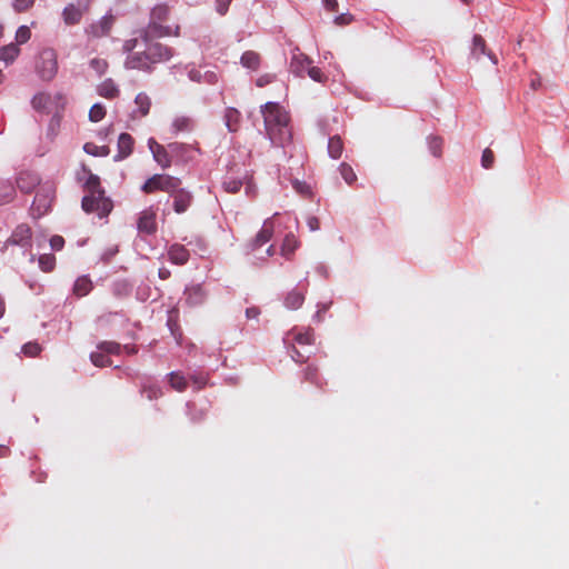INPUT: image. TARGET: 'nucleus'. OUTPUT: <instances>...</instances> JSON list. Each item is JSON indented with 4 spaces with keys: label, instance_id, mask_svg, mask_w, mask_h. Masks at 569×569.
Segmentation results:
<instances>
[{
    "label": "nucleus",
    "instance_id": "1",
    "mask_svg": "<svg viewBox=\"0 0 569 569\" xmlns=\"http://www.w3.org/2000/svg\"><path fill=\"white\" fill-rule=\"evenodd\" d=\"M264 130L273 147L286 148L292 142L289 112L277 101H268L260 107Z\"/></svg>",
    "mask_w": 569,
    "mask_h": 569
},
{
    "label": "nucleus",
    "instance_id": "2",
    "mask_svg": "<svg viewBox=\"0 0 569 569\" xmlns=\"http://www.w3.org/2000/svg\"><path fill=\"white\" fill-rule=\"evenodd\" d=\"M82 169L88 173L83 187L89 191V194L82 197L81 208L87 213L97 212L100 219L107 218L113 209V201L106 196L100 177L92 173L84 164H82Z\"/></svg>",
    "mask_w": 569,
    "mask_h": 569
},
{
    "label": "nucleus",
    "instance_id": "3",
    "mask_svg": "<svg viewBox=\"0 0 569 569\" xmlns=\"http://www.w3.org/2000/svg\"><path fill=\"white\" fill-rule=\"evenodd\" d=\"M59 70L58 54L53 48L41 49L34 58V72L43 82H51Z\"/></svg>",
    "mask_w": 569,
    "mask_h": 569
},
{
    "label": "nucleus",
    "instance_id": "4",
    "mask_svg": "<svg viewBox=\"0 0 569 569\" xmlns=\"http://www.w3.org/2000/svg\"><path fill=\"white\" fill-rule=\"evenodd\" d=\"M181 179L178 177H173L170 174H163V173H156L148 178L142 186L140 187V190L147 194L153 193L157 191H163L171 193L179 186H181Z\"/></svg>",
    "mask_w": 569,
    "mask_h": 569
},
{
    "label": "nucleus",
    "instance_id": "5",
    "mask_svg": "<svg viewBox=\"0 0 569 569\" xmlns=\"http://www.w3.org/2000/svg\"><path fill=\"white\" fill-rule=\"evenodd\" d=\"M143 43L146 46L144 50L148 54L149 61L151 62V67H154L157 63L167 62L176 54L173 48L161 42L149 40Z\"/></svg>",
    "mask_w": 569,
    "mask_h": 569
},
{
    "label": "nucleus",
    "instance_id": "6",
    "mask_svg": "<svg viewBox=\"0 0 569 569\" xmlns=\"http://www.w3.org/2000/svg\"><path fill=\"white\" fill-rule=\"evenodd\" d=\"M172 157V162L177 166H184L194 160V152H200L199 148L183 142H170L168 144Z\"/></svg>",
    "mask_w": 569,
    "mask_h": 569
},
{
    "label": "nucleus",
    "instance_id": "7",
    "mask_svg": "<svg viewBox=\"0 0 569 569\" xmlns=\"http://www.w3.org/2000/svg\"><path fill=\"white\" fill-rule=\"evenodd\" d=\"M127 320L122 311H110L96 318L94 328L97 333L109 335L116 329L117 322L122 326Z\"/></svg>",
    "mask_w": 569,
    "mask_h": 569
},
{
    "label": "nucleus",
    "instance_id": "8",
    "mask_svg": "<svg viewBox=\"0 0 569 569\" xmlns=\"http://www.w3.org/2000/svg\"><path fill=\"white\" fill-rule=\"evenodd\" d=\"M234 167H237V164L228 168V171L223 176L221 181L222 189L226 192L232 194L238 193L243 187V184L247 182V170L243 169L242 172H239L240 170L234 171Z\"/></svg>",
    "mask_w": 569,
    "mask_h": 569
},
{
    "label": "nucleus",
    "instance_id": "9",
    "mask_svg": "<svg viewBox=\"0 0 569 569\" xmlns=\"http://www.w3.org/2000/svg\"><path fill=\"white\" fill-rule=\"evenodd\" d=\"M136 33L139 34L142 42H148L149 40L156 41L160 38L170 37L171 27L163 26L162 22L149 21L146 27L137 30Z\"/></svg>",
    "mask_w": 569,
    "mask_h": 569
},
{
    "label": "nucleus",
    "instance_id": "10",
    "mask_svg": "<svg viewBox=\"0 0 569 569\" xmlns=\"http://www.w3.org/2000/svg\"><path fill=\"white\" fill-rule=\"evenodd\" d=\"M8 243L22 248L24 251L32 247V230L27 223L18 224L11 236L8 238Z\"/></svg>",
    "mask_w": 569,
    "mask_h": 569
},
{
    "label": "nucleus",
    "instance_id": "11",
    "mask_svg": "<svg viewBox=\"0 0 569 569\" xmlns=\"http://www.w3.org/2000/svg\"><path fill=\"white\" fill-rule=\"evenodd\" d=\"M123 67L127 70H139L146 73H152L154 71V67H151L146 50L128 54Z\"/></svg>",
    "mask_w": 569,
    "mask_h": 569
},
{
    "label": "nucleus",
    "instance_id": "12",
    "mask_svg": "<svg viewBox=\"0 0 569 569\" xmlns=\"http://www.w3.org/2000/svg\"><path fill=\"white\" fill-rule=\"evenodd\" d=\"M148 148L152 154L153 160L162 168L168 169L172 163V157L169 148L158 143L154 138L148 139Z\"/></svg>",
    "mask_w": 569,
    "mask_h": 569
},
{
    "label": "nucleus",
    "instance_id": "13",
    "mask_svg": "<svg viewBox=\"0 0 569 569\" xmlns=\"http://www.w3.org/2000/svg\"><path fill=\"white\" fill-rule=\"evenodd\" d=\"M113 22L114 17L111 14L110 10L98 21L92 22L86 31L93 38L107 37L112 29Z\"/></svg>",
    "mask_w": 569,
    "mask_h": 569
},
{
    "label": "nucleus",
    "instance_id": "14",
    "mask_svg": "<svg viewBox=\"0 0 569 569\" xmlns=\"http://www.w3.org/2000/svg\"><path fill=\"white\" fill-rule=\"evenodd\" d=\"M170 197L173 198L172 209L178 214L186 212L193 202L192 192L187 190L186 188H181V186H179L177 190L171 192Z\"/></svg>",
    "mask_w": 569,
    "mask_h": 569
},
{
    "label": "nucleus",
    "instance_id": "15",
    "mask_svg": "<svg viewBox=\"0 0 569 569\" xmlns=\"http://www.w3.org/2000/svg\"><path fill=\"white\" fill-rule=\"evenodd\" d=\"M184 69L187 70L189 80L196 83L216 84L219 80L216 71L208 70L206 72H201L196 68L194 63L186 64Z\"/></svg>",
    "mask_w": 569,
    "mask_h": 569
},
{
    "label": "nucleus",
    "instance_id": "16",
    "mask_svg": "<svg viewBox=\"0 0 569 569\" xmlns=\"http://www.w3.org/2000/svg\"><path fill=\"white\" fill-rule=\"evenodd\" d=\"M134 139L128 132H121L118 137L117 153L113 156L114 162L127 159L133 151Z\"/></svg>",
    "mask_w": 569,
    "mask_h": 569
},
{
    "label": "nucleus",
    "instance_id": "17",
    "mask_svg": "<svg viewBox=\"0 0 569 569\" xmlns=\"http://www.w3.org/2000/svg\"><path fill=\"white\" fill-rule=\"evenodd\" d=\"M137 229L140 233L151 236L157 231L156 212L149 208L140 212L137 220Z\"/></svg>",
    "mask_w": 569,
    "mask_h": 569
},
{
    "label": "nucleus",
    "instance_id": "18",
    "mask_svg": "<svg viewBox=\"0 0 569 569\" xmlns=\"http://www.w3.org/2000/svg\"><path fill=\"white\" fill-rule=\"evenodd\" d=\"M184 302L189 307H198L202 305L206 300V291L200 283L190 284L184 288Z\"/></svg>",
    "mask_w": 569,
    "mask_h": 569
},
{
    "label": "nucleus",
    "instance_id": "19",
    "mask_svg": "<svg viewBox=\"0 0 569 569\" xmlns=\"http://www.w3.org/2000/svg\"><path fill=\"white\" fill-rule=\"evenodd\" d=\"M16 183L21 192L31 193L40 183V178L31 171H21L16 179Z\"/></svg>",
    "mask_w": 569,
    "mask_h": 569
},
{
    "label": "nucleus",
    "instance_id": "20",
    "mask_svg": "<svg viewBox=\"0 0 569 569\" xmlns=\"http://www.w3.org/2000/svg\"><path fill=\"white\" fill-rule=\"evenodd\" d=\"M273 230H272V223L269 220H266L261 227V229L258 231L256 237L250 241L249 248L251 251H256L259 248H261L263 244L269 242L272 238Z\"/></svg>",
    "mask_w": 569,
    "mask_h": 569
},
{
    "label": "nucleus",
    "instance_id": "21",
    "mask_svg": "<svg viewBox=\"0 0 569 569\" xmlns=\"http://www.w3.org/2000/svg\"><path fill=\"white\" fill-rule=\"evenodd\" d=\"M52 197L47 192L38 191L31 204V211L34 216L41 217L48 212L51 207Z\"/></svg>",
    "mask_w": 569,
    "mask_h": 569
},
{
    "label": "nucleus",
    "instance_id": "22",
    "mask_svg": "<svg viewBox=\"0 0 569 569\" xmlns=\"http://www.w3.org/2000/svg\"><path fill=\"white\" fill-rule=\"evenodd\" d=\"M167 327L176 343L180 347H183L184 337L179 325V316L177 310H171L168 312Z\"/></svg>",
    "mask_w": 569,
    "mask_h": 569
},
{
    "label": "nucleus",
    "instance_id": "23",
    "mask_svg": "<svg viewBox=\"0 0 569 569\" xmlns=\"http://www.w3.org/2000/svg\"><path fill=\"white\" fill-rule=\"evenodd\" d=\"M168 258L171 263L183 266L188 262L190 253L184 246L180 243H173L168 249Z\"/></svg>",
    "mask_w": 569,
    "mask_h": 569
},
{
    "label": "nucleus",
    "instance_id": "24",
    "mask_svg": "<svg viewBox=\"0 0 569 569\" xmlns=\"http://www.w3.org/2000/svg\"><path fill=\"white\" fill-rule=\"evenodd\" d=\"M84 11L86 10H83V8L78 4L77 6L73 3L67 4L62 10L63 22L67 26L78 24L81 21Z\"/></svg>",
    "mask_w": 569,
    "mask_h": 569
},
{
    "label": "nucleus",
    "instance_id": "25",
    "mask_svg": "<svg viewBox=\"0 0 569 569\" xmlns=\"http://www.w3.org/2000/svg\"><path fill=\"white\" fill-rule=\"evenodd\" d=\"M110 289L116 298L123 299L131 295L133 283L127 278H120L111 282Z\"/></svg>",
    "mask_w": 569,
    "mask_h": 569
},
{
    "label": "nucleus",
    "instance_id": "26",
    "mask_svg": "<svg viewBox=\"0 0 569 569\" xmlns=\"http://www.w3.org/2000/svg\"><path fill=\"white\" fill-rule=\"evenodd\" d=\"M312 63V60L303 54H293L290 62V70L297 77H303L307 73V68Z\"/></svg>",
    "mask_w": 569,
    "mask_h": 569
},
{
    "label": "nucleus",
    "instance_id": "27",
    "mask_svg": "<svg viewBox=\"0 0 569 569\" xmlns=\"http://www.w3.org/2000/svg\"><path fill=\"white\" fill-rule=\"evenodd\" d=\"M93 289V282L89 274L78 277L73 283L72 292L76 297L82 298L88 296Z\"/></svg>",
    "mask_w": 569,
    "mask_h": 569
},
{
    "label": "nucleus",
    "instance_id": "28",
    "mask_svg": "<svg viewBox=\"0 0 569 569\" xmlns=\"http://www.w3.org/2000/svg\"><path fill=\"white\" fill-rule=\"evenodd\" d=\"M300 247V241L297 239V237L289 232L284 236L281 247H280V254L284 257L287 260H290L293 256L295 251Z\"/></svg>",
    "mask_w": 569,
    "mask_h": 569
},
{
    "label": "nucleus",
    "instance_id": "29",
    "mask_svg": "<svg viewBox=\"0 0 569 569\" xmlns=\"http://www.w3.org/2000/svg\"><path fill=\"white\" fill-rule=\"evenodd\" d=\"M97 93L106 99H114L119 96L120 90L111 78H107L97 86Z\"/></svg>",
    "mask_w": 569,
    "mask_h": 569
},
{
    "label": "nucleus",
    "instance_id": "30",
    "mask_svg": "<svg viewBox=\"0 0 569 569\" xmlns=\"http://www.w3.org/2000/svg\"><path fill=\"white\" fill-rule=\"evenodd\" d=\"M120 356L121 345L116 341H101L97 343V351H91L89 356Z\"/></svg>",
    "mask_w": 569,
    "mask_h": 569
},
{
    "label": "nucleus",
    "instance_id": "31",
    "mask_svg": "<svg viewBox=\"0 0 569 569\" xmlns=\"http://www.w3.org/2000/svg\"><path fill=\"white\" fill-rule=\"evenodd\" d=\"M305 302V292L293 288L283 299V306L290 310L299 309Z\"/></svg>",
    "mask_w": 569,
    "mask_h": 569
},
{
    "label": "nucleus",
    "instance_id": "32",
    "mask_svg": "<svg viewBox=\"0 0 569 569\" xmlns=\"http://www.w3.org/2000/svg\"><path fill=\"white\" fill-rule=\"evenodd\" d=\"M20 48L18 43H9L0 48V61L7 66L12 64L20 54Z\"/></svg>",
    "mask_w": 569,
    "mask_h": 569
},
{
    "label": "nucleus",
    "instance_id": "33",
    "mask_svg": "<svg viewBox=\"0 0 569 569\" xmlns=\"http://www.w3.org/2000/svg\"><path fill=\"white\" fill-rule=\"evenodd\" d=\"M260 54L256 51H244L240 57V64L251 71H257L260 68Z\"/></svg>",
    "mask_w": 569,
    "mask_h": 569
},
{
    "label": "nucleus",
    "instance_id": "34",
    "mask_svg": "<svg viewBox=\"0 0 569 569\" xmlns=\"http://www.w3.org/2000/svg\"><path fill=\"white\" fill-rule=\"evenodd\" d=\"M16 196V187L10 180L0 179V206L10 203Z\"/></svg>",
    "mask_w": 569,
    "mask_h": 569
},
{
    "label": "nucleus",
    "instance_id": "35",
    "mask_svg": "<svg viewBox=\"0 0 569 569\" xmlns=\"http://www.w3.org/2000/svg\"><path fill=\"white\" fill-rule=\"evenodd\" d=\"M240 118H241V114L236 108H233V107L226 108L223 119H224V124L229 132L237 131L239 122H240Z\"/></svg>",
    "mask_w": 569,
    "mask_h": 569
},
{
    "label": "nucleus",
    "instance_id": "36",
    "mask_svg": "<svg viewBox=\"0 0 569 569\" xmlns=\"http://www.w3.org/2000/svg\"><path fill=\"white\" fill-rule=\"evenodd\" d=\"M134 103L138 106V108L132 111V114H131L132 118L136 117V113H139L140 117H146L149 113L150 107H151V100L147 93H144V92L138 93L136 96Z\"/></svg>",
    "mask_w": 569,
    "mask_h": 569
},
{
    "label": "nucleus",
    "instance_id": "37",
    "mask_svg": "<svg viewBox=\"0 0 569 569\" xmlns=\"http://www.w3.org/2000/svg\"><path fill=\"white\" fill-rule=\"evenodd\" d=\"M169 6L167 3H158L150 10L149 21L164 22L169 19Z\"/></svg>",
    "mask_w": 569,
    "mask_h": 569
},
{
    "label": "nucleus",
    "instance_id": "38",
    "mask_svg": "<svg viewBox=\"0 0 569 569\" xmlns=\"http://www.w3.org/2000/svg\"><path fill=\"white\" fill-rule=\"evenodd\" d=\"M327 150H328V156L331 159L337 160L341 157L342 151H343V143H342L341 138L338 134H335V136H331L328 138Z\"/></svg>",
    "mask_w": 569,
    "mask_h": 569
},
{
    "label": "nucleus",
    "instance_id": "39",
    "mask_svg": "<svg viewBox=\"0 0 569 569\" xmlns=\"http://www.w3.org/2000/svg\"><path fill=\"white\" fill-rule=\"evenodd\" d=\"M192 129V120L188 117H177L171 123V132L177 134L183 131H190Z\"/></svg>",
    "mask_w": 569,
    "mask_h": 569
},
{
    "label": "nucleus",
    "instance_id": "40",
    "mask_svg": "<svg viewBox=\"0 0 569 569\" xmlns=\"http://www.w3.org/2000/svg\"><path fill=\"white\" fill-rule=\"evenodd\" d=\"M83 151L92 157H108L110 154V148L108 146H97L93 142H86L83 144Z\"/></svg>",
    "mask_w": 569,
    "mask_h": 569
},
{
    "label": "nucleus",
    "instance_id": "41",
    "mask_svg": "<svg viewBox=\"0 0 569 569\" xmlns=\"http://www.w3.org/2000/svg\"><path fill=\"white\" fill-rule=\"evenodd\" d=\"M482 54H487L486 41L480 34H475L472 37L471 56L479 59Z\"/></svg>",
    "mask_w": 569,
    "mask_h": 569
},
{
    "label": "nucleus",
    "instance_id": "42",
    "mask_svg": "<svg viewBox=\"0 0 569 569\" xmlns=\"http://www.w3.org/2000/svg\"><path fill=\"white\" fill-rule=\"evenodd\" d=\"M106 107L101 102H96L89 110V120L99 122L106 117Z\"/></svg>",
    "mask_w": 569,
    "mask_h": 569
},
{
    "label": "nucleus",
    "instance_id": "43",
    "mask_svg": "<svg viewBox=\"0 0 569 569\" xmlns=\"http://www.w3.org/2000/svg\"><path fill=\"white\" fill-rule=\"evenodd\" d=\"M39 267L44 272H50L54 269L56 258L51 253L41 254L38 259Z\"/></svg>",
    "mask_w": 569,
    "mask_h": 569
},
{
    "label": "nucleus",
    "instance_id": "44",
    "mask_svg": "<svg viewBox=\"0 0 569 569\" xmlns=\"http://www.w3.org/2000/svg\"><path fill=\"white\" fill-rule=\"evenodd\" d=\"M42 352V347L37 341H29L21 346L22 356H40Z\"/></svg>",
    "mask_w": 569,
    "mask_h": 569
},
{
    "label": "nucleus",
    "instance_id": "45",
    "mask_svg": "<svg viewBox=\"0 0 569 569\" xmlns=\"http://www.w3.org/2000/svg\"><path fill=\"white\" fill-rule=\"evenodd\" d=\"M339 171L342 179L348 183L352 184L357 180V176L353 169L346 162L340 163Z\"/></svg>",
    "mask_w": 569,
    "mask_h": 569
},
{
    "label": "nucleus",
    "instance_id": "46",
    "mask_svg": "<svg viewBox=\"0 0 569 569\" xmlns=\"http://www.w3.org/2000/svg\"><path fill=\"white\" fill-rule=\"evenodd\" d=\"M307 74L315 82L325 83L328 80V77L322 72V70L319 67H315L311 64L307 68Z\"/></svg>",
    "mask_w": 569,
    "mask_h": 569
},
{
    "label": "nucleus",
    "instance_id": "47",
    "mask_svg": "<svg viewBox=\"0 0 569 569\" xmlns=\"http://www.w3.org/2000/svg\"><path fill=\"white\" fill-rule=\"evenodd\" d=\"M89 66L97 72L99 77L103 76L108 70V62L104 59L92 58L89 61Z\"/></svg>",
    "mask_w": 569,
    "mask_h": 569
},
{
    "label": "nucleus",
    "instance_id": "48",
    "mask_svg": "<svg viewBox=\"0 0 569 569\" xmlns=\"http://www.w3.org/2000/svg\"><path fill=\"white\" fill-rule=\"evenodd\" d=\"M31 38V30L28 26H20L16 31V42L18 47L28 42Z\"/></svg>",
    "mask_w": 569,
    "mask_h": 569
},
{
    "label": "nucleus",
    "instance_id": "49",
    "mask_svg": "<svg viewBox=\"0 0 569 569\" xmlns=\"http://www.w3.org/2000/svg\"><path fill=\"white\" fill-rule=\"evenodd\" d=\"M427 141H428V147H429L430 152L435 157H440L441 156V144H442L441 138L431 134L427 138Z\"/></svg>",
    "mask_w": 569,
    "mask_h": 569
},
{
    "label": "nucleus",
    "instance_id": "50",
    "mask_svg": "<svg viewBox=\"0 0 569 569\" xmlns=\"http://www.w3.org/2000/svg\"><path fill=\"white\" fill-rule=\"evenodd\" d=\"M36 0H12V8L16 12L21 13L33 7Z\"/></svg>",
    "mask_w": 569,
    "mask_h": 569
},
{
    "label": "nucleus",
    "instance_id": "51",
    "mask_svg": "<svg viewBox=\"0 0 569 569\" xmlns=\"http://www.w3.org/2000/svg\"><path fill=\"white\" fill-rule=\"evenodd\" d=\"M118 246L106 248L100 254V261L103 262L104 264L110 263L114 256L118 253Z\"/></svg>",
    "mask_w": 569,
    "mask_h": 569
},
{
    "label": "nucleus",
    "instance_id": "52",
    "mask_svg": "<svg viewBox=\"0 0 569 569\" xmlns=\"http://www.w3.org/2000/svg\"><path fill=\"white\" fill-rule=\"evenodd\" d=\"M232 0H214L216 12L223 17L228 13Z\"/></svg>",
    "mask_w": 569,
    "mask_h": 569
},
{
    "label": "nucleus",
    "instance_id": "53",
    "mask_svg": "<svg viewBox=\"0 0 569 569\" xmlns=\"http://www.w3.org/2000/svg\"><path fill=\"white\" fill-rule=\"evenodd\" d=\"M244 192L249 198H254L257 194V187L253 183V178L251 174H249V171L247 170V182L243 184Z\"/></svg>",
    "mask_w": 569,
    "mask_h": 569
},
{
    "label": "nucleus",
    "instance_id": "54",
    "mask_svg": "<svg viewBox=\"0 0 569 569\" xmlns=\"http://www.w3.org/2000/svg\"><path fill=\"white\" fill-rule=\"evenodd\" d=\"M493 161H495L493 152H492L489 148H486V149L482 151V156H481V166H482L485 169H489V168H491V167H492Z\"/></svg>",
    "mask_w": 569,
    "mask_h": 569
},
{
    "label": "nucleus",
    "instance_id": "55",
    "mask_svg": "<svg viewBox=\"0 0 569 569\" xmlns=\"http://www.w3.org/2000/svg\"><path fill=\"white\" fill-rule=\"evenodd\" d=\"M295 341L299 345H311L313 339V333L311 331L299 332L295 336Z\"/></svg>",
    "mask_w": 569,
    "mask_h": 569
},
{
    "label": "nucleus",
    "instance_id": "56",
    "mask_svg": "<svg viewBox=\"0 0 569 569\" xmlns=\"http://www.w3.org/2000/svg\"><path fill=\"white\" fill-rule=\"evenodd\" d=\"M139 40H140L139 36L137 38H131V39L124 40V42L122 44V51L124 53H127V56L134 53L133 50L137 48Z\"/></svg>",
    "mask_w": 569,
    "mask_h": 569
},
{
    "label": "nucleus",
    "instance_id": "57",
    "mask_svg": "<svg viewBox=\"0 0 569 569\" xmlns=\"http://www.w3.org/2000/svg\"><path fill=\"white\" fill-rule=\"evenodd\" d=\"M274 79H276L274 74H271V73L261 74L260 77L257 78L256 86L258 88H263V87L270 84L271 82H273Z\"/></svg>",
    "mask_w": 569,
    "mask_h": 569
},
{
    "label": "nucleus",
    "instance_id": "58",
    "mask_svg": "<svg viewBox=\"0 0 569 569\" xmlns=\"http://www.w3.org/2000/svg\"><path fill=\"white\" fill-rule=\"evenodd\" d=\"M50 247L53 251H60L64 247V239L61 236L54 234L50 238Z\"/></svg>",
    "mask_w": 569,
    "mask_h": 569
},
{
    "label": "nucleus",
    "instance_id": "59",
    "mask_svg": "<svg viewBox=\"0 0 569 569\" xmlns=\"http://www.w3.org/2000/svg\"><path fill=\"white\" fill-rule=\"evenodd\" d=\"M31 104L34 110H41L46 104V97L42 93H36L31 99Z\"/></svg>",
    "mask_w": 569,
    "mask_h": 569
},
{
    "label": "nucleus",
    "instance_id": "60",
    "mask_svg": "<svg viewBox=\"0 0 569 569\" xmlns=\"http://www.w3.org/2000/svg\"><path fill=\"white\" fill-rule=\"evenodd\" d=\"M353 20L350 13H341L335 17V23L339 26H347Z\"/></svg>",
    "mask_w": 569,
    "mask_h": 569
},
{
    "label": "nucleus",
    "instance_id": "61",
    "mask_svg": "<svg viewBox=\"0 0 569 569\" xmlns=\"http://www.w3.org/2000/svg\"><path fill=\"white\" fill-rule=\"evenodd\" d=\"M261 311L259 307L252 306L246 309L244 315L248 320L258 319Z\"/></svg>",
    "mask_w": 569,
    "mask_h": 569
},
{
    "label": "nucleus",
    "instance_id": "62",
    "mask_svg": "<svg viewBox=\"0 0 569 569\" xmlns=\"http://www.w3.org/2000/svg\"><path fill=\"white\" fill-rule=\"evenodd\" d=\"M315 271H316L317 274H319L323 279H328L329 278V274H330L329 273V269H328V267L323 262L317 263V266L315 267Z\"/></svg>",
    "mask_w": 569,
    "mask_h": 569
},
{
    "label": "nucleus",
    "instance_id": "63",
    "mask_svg": "<svg viewBox=\"0 0 569 569\" xmlns=\"http://www.w3.org/2000/svg\"><path fill=\"white\" fill-rule=\"evenodd\" d=\"M307 226L310 231H317L320 229V221L317 217L310 216L307 219Z\"/></svg>",
    "mask_w": 569,
    "mask_h": 569
},
{
    "label": "nucleus",
    "instance_id": "64",
    "mask_svg": "<svg viewBox=\"0 0 569 569\" xmlns=\"http://www.w3.org/2000/svg\"><path fill=\"white\" fill-rule=\"evenodd\" d=\"M323 6L329 11L338 10V1L337 0H322Z\"/></svg>",
    "mask_w": 569,
    "mask_h": 569
}]
</instances>
